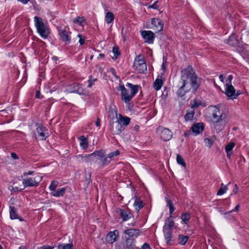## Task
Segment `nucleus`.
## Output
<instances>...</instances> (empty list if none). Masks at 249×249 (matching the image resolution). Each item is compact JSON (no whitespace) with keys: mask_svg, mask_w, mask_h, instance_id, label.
Returning <instances> with one entry per match:
<instances>
[{"mask_svg":"<svg viewBox=\"0 0 249 249\" xmlns=\"http://www.w3.org/2000/svg\"><path fill=\"white\" fill-rule=\"evenodd\" d=\"M199 106V104L197 103L196 102H194V103L191 106V109H195V108L198 107Z\"/></svg>","mask_w":249,"mask_h":249,"instance_id":"52","label":"nucleus"},{"mask_svg":"<svg viewBox=\"0 0 249 249\" xmlns=\"http://www.w3.org/2000/svg\"><path fill=\"white\" fill-rule=\"evenodd\" d=\"M9 209H10V217L12 220L18 219L20 221H23V219L22 218L18 216V215L17 213V209L14 207L10 206Z\"/></svg>","mask_w":249,"mask_h":249,"instance_id":"19","label":"nucleus"},{"mask_svg":"<svg viewBox=\"0 0 249 249\" xmlns=\"http://www.w3.org/2000/svg\"><path fill=\"white\" fill-rule=\"evenodd\" d=\"M204 127L205 125L203 123L194 124L190 128L192 134L195 136L199 134L204 130Z\"/></svg>","mask_w":249,"mask_h":249,"instance_id":"11","label":"nucleus"},{"mask_svg":"<svg viewBox=\"0 0 249 249\" xmlns=\"http://www.w3.org/2000/svg\"><path fill=\"white\" fill-rule=\"evenodd\" d=\"M54 247L53 246H51L49 245H44L42 247H40L37 248V249H53Z\"/></svg>","mask_w":249,"mask_h":249,"instance_id":"49","label":"nucleus"},{"mask_svg":"<svg viewBox=\"0 0 249 249\" xmlns=\"http://www.w3.org/2000/svg\"><path fill=\"white\" fill-rule=\"evenodd\" d=\"M90 175H89V178L86 179V182L87 184H89L90 182Z\"/></svg>","mask_w":249,"mask_h":249,"instance_id":"63","label":"nucleus"},{"mask_svg":"<svg viewBox=\"0 0 249 249\" xmlns=\"http://www.w3.org/2000/svg\"><path fill=\"white\" fill-rule=\"evenodd\" d=\"M226 88L225 89V94L229 97V98L233 100L234 96H235V90L232 84H226Z\"/></svg>","mask_w":249,"mask_h":249,"instance_id":"17","label":"nucleus"},{"mask_svg":"<svg viewBox=\"0 0 249 249\" xmlns=\"http://www.w3.org/2000/svg\"><path fill=\"white\" fill-rule=\"evenodd\" d=\"M159 1H155L152 5L149 6V8H153L155 9H157L159 7V5H158Z\"/></svg>","mask_w":249,"mask_h":249,"instance_id":"46","label":"nucleus"},{"mask_svg":"<svg viewBox=\"0 0 249 249\" xmlns=\"http://www.w3.org/2000/svg\"><path fill=\"white\" fill-rule=\"evenodd\" d=\"M124 233L130 237L136 238L140 235V231L138 229H131L125 230Z\"/></svg>","mask_w":249,"mask_h":249,"instance_id":"18","label":"nucleus"},{"mask_svg":"<svg viewBox=\"0 0 249 249\" xmlns=\"http://www.w3.org/2000/svg\"><path fill=\"white\" fill-rule=\"evenodd\" d=\"M57 249H73V244L72 243L59 244L57 246Z\"/></svg>","mask_w":249,"mask_h":249,"instance_id":"31","label":"nucleus"},{"mask_svg":"<svg viewBox=\"0 0 249 249\" xmlns=\"http://www.w3.org/2000/svg\"><path fill=\"white\" fill-rule=\"evenodd\" d=\"M165 200H166V201L167 206L169 208H171V207H174L173 203H172V201L170 199V197H169L168 196H166L165 197Z\"/></svg>","mask_w":249,"mask_h":249,"instance_id":"45","label":"nucleus"},{"mask_svg":"<svg viewBox=\"0 0 249 249\" xmlns=\"http://www.w3.org/2000/svg\"><path fill=\"white\" fill-rule=\"evenodd\" d=\"M58 29V35L60 36L61 40L65 42V45H67L71 42V33L70 31L69 28L67 27H60Z\"/></svg>","mask_w":249,"mask_h":249,"instance_id":"7","label":"nucleus"},{"mask_svg":"<svg viewBox=\"0 0 249 249\" xmlns=\"http://www.w3.org/2000/svg\"><path fill=\"white\" fill-rule=\"evenodd\" d=\"M163 81L161 79H156L153 84V86L156 90H158L161 88Z\"/></svg>","mask_w":249,"mask_h":249,"instance_id":"30","label":"nucleus"},{"mask_svg":"<svg viewBox=\"0 0 249 249\" xmlns=\"http://www.w3.org/2000/svg\"><path fill=\"white\" fill-rule=\"evenodd\" d=\"M126 249H133L134 247V240L131 238H127L126 240Z\"/></svg>","mask_w":249,"mask_h":249,"instance_id":"36","label":"nucleus"},{"mask_svg":"<svg viewBox=\"0 0 249 249\" xmlns=\"http://www.w3.org/2000/svg\"><path fill=\"white\" fill-rule=\"evenodd\" d=\"M66 191V188L63 187L61 189H58L57 190H54L53 192L51 193V195L55 197H60L64 196Z\"/></svg>","mask_w":249,"mask_h":249,"instance_id":"24","label":"nucleus"},{"mask_svg":"<svg viewBox=\"0 0 249 249\" xmlns=\"http://www.w3.org/2000/svg\"><path fill=\"white\" fill-rule=\"evenodd\" d=\"M85 21V18L84 17H77L74 20V22L75 23L79 24V25H82V23Z\"/></svg>","mask_w":249,"mask_h":249,"instance_id":"42","label":"nucleus"},{"mask_svg":"<svg viewBox=\"0 0 249 249\" xmlns=\"http://www.w3.org/2000/svg\"><path fill=\"white\" fill-rule=\"evenodd\" d=\"M156 133L164 141H169L173 136L172 132L169 129L163 126H159L156 130Z\"/></svg>","mask_w":249,"mask_h":249,"instance_id":"8","label":"nucleus"},{"mask_svg":"<svg viewBox=\"0 0 249 249\" xmlns=\"http://www.w3.org/2000/svg\"><path fill=\"white\" fill-rule=\"evenodd\" d=\"M227 115L224 111L218 107L214 106L213 107L212 113V127L217 131L223 130L226 124Z\"/></svg>","mask_w":249,"mask_h":249,"instance_id":"2","label":"nucleus"},{"mask_svg":"<svg viewBox=\"0 0 249 249\" xmlns=\"http://www.w3.org/2000/svg\"><path fill=\"white\" fill-rule=\"evenodd\" d=\"M219 78L220 79V80L222 82H224V76L222 74H220L219 76Z\"/></svg>","mask_w":249,"mask_h":249,"instance_id":"64","label":"nucleus"},{"mask_svg":"<svg viewBox=\"0 0 249 249\" xmlns=\"http://www.w3.org/2000/svg\"><path fill=\"white\" fill-rule=\"evenodd\" d=\"M192 134V131L191 129L187 132H185L184 134V136L187 137V136Z\"/></svg>","mask_w":249,"mask_h":249,"instance_id":"59","label":"nucleus"},{"mask_svg":"<svg viewBox=\"0 0 249 249\" xmlns=\"http://www.w3.org/2000/svg\"><path fill=\"white\" fill-rule=\"evenodd\" d=\"M78 36L79 37V43L81 45H83L85 43V39L82 37V35L81 34H78Z\"/></svg>","mask_w":249,"mask_h":249,"instance_id":"50","label":"nucleus"},{"mask_svg":"<svg viewBox=\"0 0 249 249\" xmlns=\"http://www.w3.org/2000/svg\"><path fill=\"white\" fill-rule=\"evenodd\" d=\"M163 231L167 244L169 245H172V231Z\"/></svg>","mask_w":249,"mask_h":249,"instance_id":"26","label":"nucleus"},{"mask_svg":"<svg viewBox=\"0 0 249 249\" xmlns=\"http://www.w3.org/2000/svg\"><path fill=\"white\" fill-rule=\"evenodd\" d=\"M204 142L206 145L209 147H210L213 144L212 141L209 138H206L204 140Z\"/></svg>","mask_w":249,"mask_h":249,"instance_id":"47","label":"nucleus"},{"mask_svg":"<svg viewBox=\"0 0 249 249\" xmlns=\"http://www.w3.org/2000/svg\"><path fill=\"white\" fill-rule=\"evenodd\" d=\"M34 22L35 25L40 36L43 38H47L50 32L46 24L43 22L41 18L37 16L34 17Z\"/></svg>","mask_w":249,"mask_h":249,"instance_id":"3","label":"nucleus"},{"mask_svg":"<svg viewBox=\"0 0 249 249\" xmlns=\"http://www.w3.org/2000/svg\"><path fill=\"white\" fill-rule=\"evenodd\" d=\"M238 191V186L237 185V184H235V187L233 189V192L234 193V194H236Z\"/></svg>","mask_w":249,"mask_h":249,"instance_id":"61","label":"nucleus"},{"mask_svg":"<svg viewBox=\"0 0 249 249\" xmlns=\"http://www.w3.org/2000/svg\"><path fill=\"white\" fill-rule=\"evenodd\" d=\"M18 1H20L22 3L24 4H26L28 3V2L30 1V0H18Z\"/></svg>","mask_w":249,"mask_h":249,"instance_id":"60","label":"nucleus"},{"mask_svg":"<svg viewBox=\"0 0 249 249\" xmlns=\"http://www.w3.org/2000/svg\"><path fill=\"white\" fill-rule=\"evenodd\" d=\"M120 89L121 90V99L125 103L129 104L132 99L134 97L131 93H129L128 90L124 86L120 85Z\"/></svg>","mask_w":249,"mask_h":249,"instance_id":"10","label":"nucleus"},{"mask_svg":"<svg viewBox=\"0 0 249 249\" xmlns=\"http://www.w3.org/2000/svg\"><path fill=\"white\" fill-rule=\"evenodd\" d=\"M66 90L70 93H76L81 95H87L88 92L79 83H73L67 86Z\"/></svg>","mask_w":249,"mask_h":249,"instance_id":"5","label":"nucleus"},{"mask_svg":"<svg viewBox=\"0 0 249 249\" xmlns=\"http://www.w3.org/2000/svg\"><path fill=\"white\" fill-rule=\"evenodd\" d=\"M134 206L135 207V210L137 212H139L140 210L143 208V202L139 196H136L135 197Z\"/></svg>","mask_w":249,"mask_h":249,"instance_id":"22","label":"nucleus"},{"mask_svg":"<svg viewBox=\"0 0 249 249\" xmlns=\"http://www.w3.org/2000/svg\"><path fill=\"white\" fill-rule=\"evenodd\" d=\"M97 80V78H92L91 76H90L89 77V79L88 81V82L89 83V84L87 86L88 88H91L92 86V85L94 84L95 82Z\"/></svg>","mask_w":249,"mask_h":249,"instance_id":"43","label":"nucleus"},{"mask_svg":"<svg viewBox=\"0 0 249 249\" xmlns=\"http://www.w3.org/2000/svg\"><path fill=\"white\" fill-rule=\"evenodd\" d=\"M119 237V231L115 230L112 231H109L107 235L106 241L107 243L112 244L117 240Z\"/></svg>","mask_w":249,"mask_h":249,"instance_id":"12","label":"nucleus"},{"mask_svg":"<svg viewBox=\"0 0 249 249\" xmlns=\"http://www.w3.org/2000/svg\"><path fill=\"white\" fill-rule=\"evenodd\" d=\"M239 207H240V206H239V204H238V205H237L236 206V207H235V208H234V209L232 210L230 212V213H231V212H233L238 211V210H239Z\"/></svg>","mask_w":249,"mask_h":249,"instance_id":"57","label":"nucleus"},{"mask_svg":"<svg viewBox=\"0 0 249 249\" xmlns=\"http://www.w3.org/2000/svg\"><path fill=\"white\" fill-rule=\"evenodd\" d=\"M195 109H192L191 110L187 111V113L184 115V118L186 121H189L192 120L195 115Z\"/></svg>","mask_w":249,"mask_h":249,"instance_id":"27","label":"nucleus"},{"mask_svg":"<svg viewBox=\"0 0 249 249\" xmlns=\"http://www.w3.org/2000/svg\"><path fill=\"white\" fill-rule=\"evenodd\" d=\"M235 146V143L233 142H230L225 146V151L227 153V157L230 159L232 153V149Z\"/></svg>","mask_w":249,"mask_h":249,"instance_id":"23","label":"nucleus"},{"mask_svg":"<svg viewBox=\"0 0 249 249\" xmlns=\"http://www.w3.org/2000/svg\"><path fill=\"white\" fill-rule=\"evenodd\" d=\"M150 247L149 244L146 243L143 244L142 246V249H150Z\"/></svg>","mask_w":249,"mask_h":249,"instance_id":"53","label":"nucleus"},{"mask_svg":"<svg viewBox=\"0 0 249 249\" xmlns=\"http://www.w3.org/2000/svg\"><path fill=\"white\" fill-rule=\"evenodd\" d=\"M120 154V152L118 150H116L114 152H111L110 153L108 154V157L109 159L112 158L113 157H116Z\"/></svg>","mask_w":249,"mask_h":249,"instance_id":"44","label":"nucleus"},{"mask_svg":"<svg viewBox=\"0 0 249 249\" xmlns=\"http://www.w3.org/2000/svg\"><path fill=\"white\" fill-rule=\"evenodd\" d=\"M181 74V79L178 85L179 88L176 93L177 96L178 97H183L191 90V88L192 92L195 93L201 85V79L196 75L191 66L182 70Z\"/></svg>","mask_w":249,"mask_h":249,"instance_id":"1","label":"nucleus"},{"mask_svg":"<svg viewBox=\"0 0 249 249\" xmlns=\"http://www.w3.org/2000/svg\"><path fill=\"white\" fill-rule=\"evenodd\" d=\"M134 69L140 73H144L147 71L146 65L143 57L141 55H137L133 63Z\"/></svg>","mask_w":249,"mask_h":249,"instance_id":"4","label":"nucleus"},{"mask_svg":"<svg viewBox=\"0 0 249 249\" xmlns=\"http://www.w3.org/2000/svg\"><path fill=\"white\" fill-rule=\"evenodd\" d=\"M114 19V14L110 12H107L106 13L105 16V21L107 24H109L111 23Z\"/></svg>","mask_w":249,"mask_h":249,"instance_id":"29","label":"nucleus"},{"mask_svg":"<svg viewBox=\"0 0 249 249\" xmlns=\"http://www.w3.org/2000/svg\"><path fill=\"white\" fill-rule=\"evenodd\" d=\"M40 92L39 90H37L36 91V98H39L40 97Z\"/></svg>","mask_w":249,"mask_h":249,"instance_id":"62","label":"nucleus"},{"mask_svg":"<svg viewBox=\"0 0 249 249\" xmlns=\"http://www.w3.org/2000/svg\"><path fill=\"white\" fill-rule=\"evenodd\" d=\"M181 218L184 223L187 224L190 218V216L189 214L183 213L181 215Z\"/></svg>","mask_w":249,"mask_h":249,"instance_id":"40","label":"nucleus"},{"mask_svg":"<svg viewBox=\"0 0 249 249\" xmlns=\"http://www.w3.org/2000/svg\"><path fill=\"white\" fill-rule=\"evenodd\" d=\"M233 79V76L232 75H230L228 76L227 81L228 82L226 84H231V81Z\"/></svg>","mask_w":249,"mask_h":249,"instance_id":"51","label":"nucleus"},{"mask_svg":"<svg viewBox=\"0 0 249 249\" xmlns=\"http://www.w3.org/2000/svg\"><path fill=\"white\" fill-rule=\"evenodd\" d=\"M151 23L155 27V29L158 32L163 30V23L160 18H152Z\"/></svg>","mask_w":249,"mask_h":249,"instance_id":"16","label":"nucleus"},{"mask_svg":"<svg viewBox=\"0 0 249 249\" xmlns=\"http://www.w3.org/2000/svg\"><path fill=\"white\" fill-rule=\"evenodd\" d=\"M141 36L145 39L146 42L150 44L153 43L155 35L151 31H142L141 32Z\"/></svg>","mask_w":249,"mask_h":249,"instance_id":"13","label":"nucleus"},{"mask_svg":"<svg viewBox=\"0 0 249 249\" xmlns=\"http://www.w3.org/2000/svg\"><path fill=\"white\" fill-rule=\"evenodd\" d=\"M42 179V177L37 175L34 177H26L22 183L25 187H37Z\"/></svg>","mask_w":249,"mask_h":249,"instance_id":"6","label":"nucleus"},{"mask_svg":"<svg viewBox=\"0 0 249 249\" xmlns=\"http://www.w3.org/2000/svg\"><path fill=\"white\" fill-rule=\"evenodd\" d=\"M58 185V182L55 180H53L49 186V188L51 191H54Z\"/></svg>","mask_w":249,"mask_h":249,"instance_id":"41","label":"nucleus"},{"mask_svg":"<svg viewBox=\"0 0 249 249\" xmlns=\"http://www.w3.org/2000/svg\"><path fill=\"white\" fill-rule=\"evenodd\" d=\"M36 131L41 140H45L49 136L48 129L43 125L39 124L36 128Z\"/></svg>","mask_w":249,"mask_h":249,"instance_id":"15","label":"nucleus"},{"mask_svg":"<svg viewBox=\"0 0 249 249\" xmlns=\"http://www.w3.org/2000/svg\"><path fill=\"white\" fill-rule=\"evenodd\" d=\"M120 217L123 221H126L131 217V214L128 211L123 209H119L118 211Z\"/></svg>","mask_w":249,"mask_h":249,"instance_id":"21","label":"nucleus"},{"mask_svg":"<svg viewBox=\"0 0 249 249\" xmlns=\"http://www.w3.org/2000/svg\"><path fill=\"white\" fill-rule=\"evenodd\" d=\"M80 140L81 141L80 143L81 146L84 149H87L88 147V142L84 136H81L80 137Z\"/></svg>","mask_w":249,"mask_h":249,"instance_id":"32","label":"nucleus"},{"mask_svg":"<svg viewBox=\"0 0 249 249\" xmlns=\"http://www.w3.org/2000/svg\"><path fill=\"white\" fill-rule=\"evenodd\" d=\"M227 43L231 46H234L236 44L237 41L235 35L230 36L227 40Z\"/></svg>","mask_w":249,"mask_h":249,"instance_id":"33","label":"nucleus"},{"mask_svg":"<svg viewBox=\"0 0 249 249\" xmlns=\"http://www.w3.org/2000/svg\"><path fill=\"white\" fill-rule=\"evenodd\" d=\"M176 226L174 220L171 218V216L167 217L165 220V223L163 227V231H172V229H176Z\"/></svg>","mask_w":249,"mask_h":249,"instance_id":"14","label":"nucleus"},{"mask_svg":"<svg viewBox=\"0 0 249 249\" xmlns=\"http://www.w3.org/2000/svg\"><path fill=\"white\" fill-rule=\"evenodd\" d=\"M177 161L178 164L182 165L183 167L186 166V163L184 161V159L179 154H177Z\"/></svg>","mask_w":249,"mask_h":249,"instance_id":"38","label":"nucleus"},{"mask_svg":"<svg viewBox=\"0 0 249 249\" xmlns=\"http://www.w3.org/2000/svg\"><path fill=\"white\" fill-rule=\"evenodd\" d=\"M241 94V92L240 90H238L237 91V92H236V91H235V96H234V99H236V98Z\"/></svg>","mask_w":249,"mask_h":249,"instance_id":"55","label":"nucleus"},{"mask_svg":"<svg viewBox=\"0 0 249 249\" xmlns=\"http://www.w3.org/2000/svg\"><path fill=\"white\" fill-rule=\"evenodd\" d=\"M96 156L99 157V159L103 158L105 156V152L103 151H96L90 154H89L87 156H84V158H85L86 161H88L89 158Z\"/></svg>","mask_w":249,"mask_h":249,"instance_id":"25","label":"nucleus"},{"mask_svg":"<svg viewBox=\"0 0 249 249\" xmlns=\"http://www.w3.org/2000/svg\"><path fill=\"white\" fill-rule=\"evenodd\" d=\"M121 122L123 123V125L126 126L129 124L130 118L127 117L121 116L120 118Z\"/></svg>","mask_w":249,"mask_h":249,"instance_id":"39","label":"nucleus"},{"mask_svg":"<svg viewBox=\"0 0 249 249\" xmlns=\"http://www.w3.org/2000/svg\"><path fill=\"white\" fill-rule=\"evenodd\" d=\"M95 125L97 127H100V120L98 118H97V120H96V121L95 122Z\"/></svg>","mask_w":249,"mask_h":249,"instance_id":"56","label":"nucleus"},{"mask_svg":"<svg viewBox=\"0 0 249 249\" xmlns=\"http://www.w3.org/2000/svg\"><path fill=\"white\" fill-rule=\"evenodd\" d=\"M188 239L189 237L188 236L180 234L178 239V243L181 245H185L188 241Z\"/></svg>","mask_w":249,"mask_h":249,"instance_id":"28","label":"nucleus"},{"mask_svg":"<svg viewBox=\"0 0 249 249\" xmlns=\"http://www.w3.org/2000/svg\"><path fill=\"white\" fill-rule=\"evenodd\" d=\"M126 86L130 90V93L132 94V96H135L136 93L138 92L140 86L138 85H133L131 83H127L126 84Z\"/></svg>","mask_w":249,"mask_h":249,"instance_id":"20","label":"nucleus"},{"mask_svg":"<svg viewBox=\"0 0 249 249\" xmlns=\"http://www.w3.org/2000/svg\"><path fill=\"white\" fill-rule=\"evenodd\" d=\"M115 116L116 120L110 123L109 129L113 134H119L122 131L123 126L120 122L118 120L116 113Z\"/></svg>","mask_w":249,"mask_h":249,"instance_id":"9","label":"nucleus"},{"mask_svg":"<svg viewBox=\"0 0 249 249\" xmlns=\"http://www.w3.org/2000/svg\"><path fill=\"white\" fill-rule=\"evenodd\" d=\"M108 157L104 156V158L102 159H99L101 161V163L100 164L101 167H104L105 165H108L110 162V160L108 159Z\"/></svg>","mask_w":249,"mask_h":249,"instance_id":"35","label":"nucleus"},{"mask_svg":"<svg viewBox=\"0 0 249 249\" xmlns=\"http://www.w3.org/2000/svg\"><path fill=\"white\" fill-rule=\"evenodd\" d=\"M11 157L13 158L14 159H18V157L17 156V155L15 153H11Z\"/></svg>","mask_w":249,"mask_h":249,"instance_id":"58","label":"nucleus"},{"mask_svg":"<svg viewBox=\"0 0 249 249\" xmlns=\"http://www.w3.org/2000/svg\"><path fill=\"white\" fill-rule=\"evenodd\" d=\"M168 95V91L167 89L166 88H165L163 91H162V93L161 95L162 98L163 99H165L167 98Z\"/></svg>","mask_w":249,"mask_h":249,"instance_id":"48","label":"nucleus"},{"mask_svg":"<svg viewBox=\"0 0 249 249\" xmlns=\"http://www.w3.org/2000/svg\"><path fill=\"white\" fill-rule=\"evenodd\" d=\"M112 53L114 54V56L112 57V58L114 60L117 59L120 55V52L117 46H115L113 47Z\"/></svg>","mask_w":249,"mask_h":249,"instance_id":"34","label":"nucleus"},{"mask_svg":"<svg viewBox=\"0 0 249 249\" xmlns=\"http://www.w3.org/2000/svg\"><path fill=\"white\" fill-rule=\"evenodd\" d=\"M34 173V171H29L28 172H24L23 174V176L24 177H26V176L27 175H32L33 174V173Z\"/></svg>","mask_w":249,"mask_h":249,"instance_id":"54","label":"nucleus"},{"mask_svg":"<svg viewBox=\"0 0 249 249\" xmlns=\"http://www.w3.org/2000/svg\"><path fill=\"white\" fill-rule=\"evenodd\" d=\"M228 190V187L226 185H224L223 183L221 185V187L217 193V195L221 196L225 194Z\"/></svg>","mask_w":249,"mask_h":249,"instance_id":"37","label":"nucleus"}]
</instances>
